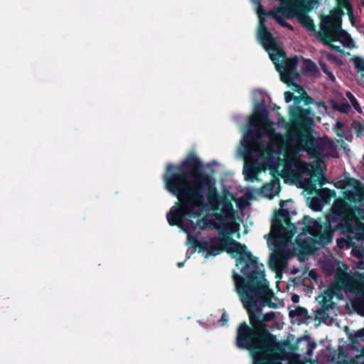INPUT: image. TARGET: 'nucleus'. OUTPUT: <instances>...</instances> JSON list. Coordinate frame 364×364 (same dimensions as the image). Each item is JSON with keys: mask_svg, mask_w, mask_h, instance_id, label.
<instances>
[{"mask_svg": "<svg viewBox=\"0 0 364 364\" xmlns=\"http://www.w3.org/2000/svg\"><path fill=\"white\" fill-rule=\"evenodd\" d=\"M164 179L166 188L178 200L166 215L169 225L186 232L188 242L198 246L205 258L226 251L236 258V266L247 279L245 282L233 272L235 291L253 327L251 329L246 323L240 326L237 346L250 350L253 358L255 351L267 353L266 348L260 346L263 345L262 337L269 336L274 342V354L268 358L280 357L274 338L266 331L263 323L272 321L274 313L261 314L263 306H274L270 301L274 294L264 278V267L247 251L246 245L229 237L240 230L233 208L234 196L218 194L215 183L203 174H165Z\"/></svg>", "mask_w": 364, "mask_h": 364, "instance_id": "f257e3e1", "label": "nucleus"}, {"mask_svg": "<svg viewBox=\"0 0 364 364\" xmlns=\"http://www.w3.org/2000/svg\"><path fill=\"white\" fill-rule=\"evenodd\" d=\"M267 112L259 105L249 119V130L241 140L245 159L243 174L246 181L257 180L260 170L269 168L285 180L299 182L307 190H316L315 180L320 186L327 183L323 176L325 165L321 160L336 157V146L328 138L316 139L308 133L281 135L274 131Z\"/></svg>", "mask_w": 364, "mask_h": 364, "instance_id": "f03ea898", "label": "nucleus"}, {"mask_svg": "<svg viewBox=\"0 0 364 364\" xmlns=\"http://www.w3.org/2000/svg\"><path fill=\"white\" fill-rule=\"evenodd\" d=\"M349 203L338 199L335 201L331 213L326 216L328 226L323 229L320 223L309 217H304L302 232L295 245L291 243L296 228L294 224L284 218L282 222L278 218L273 219L269 237L267 239L269 248L272 250L269 267L277 272H281L287 267V260L292 256L293 250H301L310 254L319 245L331 242L332 230H340L347 233V240H338V245L352 247L358 257L364 252V193L357 191L348 198Z\"/></svg>", "mask_w": 364, "mask_h": 364, "instance_id": "7ed1b4c3", "label": "nucleus"}, {"mask_svg": "<svg viewBox=\"0 0 364 364\" xmlns=\"http://www.w3.org/2000/svg\"><path fill=\"white\" fill-rule=\"evenodd\" d=\"M257 39L268 52L270 59L280 73L282 80L288 85H291L292 90L299 94V96L294 97V105L290 109L292 122L301 125L311 124L316 110L319 112H325L326 106L320 102L313 103L312 99L306 95L304 89L296 85V81L299 77L296 71L298 58L286 60L281 43L273 38L262 21L258 26ZM284 97L285 101L289 102L293 99V95L290 92H285Z\"/></svg>", "mask_w": 364, "mask_h": 364, "instance_id": "20e7f679", "label": "nucleus"}, {"mask_svg": "<svg viewBox=\"0 0 364 364\" xmlns=\"http://www.w3.org/2000/svg\"><path fill=\"white\" fill-rule=\"evenodd\" d=\"M355 269L361 272H353L347 264L340 262L337 263L332 285L319 296V302L324 308H333L332 299L334 297L338 300L343 299V294L352 301L355 306L364 304V261H358Z\"/></svg>", "mask_w": 364, "mask_h": 364, "instance_id": "39448f33", "label": "nucleus"}, {"mask_svg": "<svg viewBox=\"0 0 364 364\" xmlns=\"http://www.w3.org/2000/svg\"><path fill=\"white\" fill-rule=\"evenodd\" d=\"M338 8L321 18V28L317 36L326 44L338 52H342L341 46L353 48L354 42L350 36L341 28L342 11L345 9L351 17L353 11L348 0H336Z\"/></svg>", "mask_w": 364, "mask_h": 364, "instance_id": "423d86ee", "label": "nucleus"}, {"mask_svg": "<svg viewBox=\"0 0 364 364\" xmlns=\"http://www.w3.org/2000/svg\"><path fill=\"white\" fill-rule=\"evenodd\" d=\"M321 0H287L286 5L279 2V6L274 9L268 15L272 16L282 26L291 29V26L284 21L296 16L299 22L309 31H315V26L306 13L316 8Z\"/></svg>", "mask_w": 364, "mask_h": 364, "instance_id": "0eeeda50", "label": "nucleus"}, {"mask_svg": "<svg viewBox=\"0 0 364 364\" xmlns=\"http://www.w3.org/2000/svg\"><path fill=\"white\" fill-rule=\"evenodd\" d=\"M263 347L266 348L265 355L262 351H255L253 354V364H282L281 356L268 358V356L274 354V342L269 336H262V340Z\"/></svg>", "mask_w": 364, "mask_h": 364, "instance_id": "6e6552de", "label": "nucleus"}, {"mask_svg": "<svg viewBox=\"0 0 364 364\" xmlns=\"http://www.w3.org/2000/svg\"><path fill=\"white\" fill-rule=\"evenodd\" d=\"M318 196L312 198L309 206L314 210H321L324 204L329 202L331 198L335 196V193L328 188H323L316 191Z\"/></svg>", "mask_w": 364, "mask_h": 364, "instance_id": "1a4fd4ad", "label": "nucleus"}, {"mask_svg": "<svg viewBox=\"0 0 364 364\" xmlns=\"http://www.w3.org/2000/svg\"><path fill=\"white\" fill-rule=\"evenodd\" d=\"M326 61H328L331 64H334L336 65H340L343 63L342 60L335 56L334 55L328 53V51L323 50L321 51V57H320V65L321 67L323 73L328 77V78L334 81L335 80V76L329 70V68L328 65H326Z\"/></svg>", "mask_w": 364, "mask_h": 364, "instance_id": "9d476101", "label": "nucleus"}, {"mask_svg": "<svg viewBox=\"0 0 364 364\" xmlns=\"http://www.w3.org/2000/svg\"><path fill=\"white\" fill-rule=\"evenodd\" d=\"M279 192V183L278 180L265 184L261 189V193L266 198H272Z\"/></svg>", "mask_w": 364, "mask_h": 364, "instance_id": "9b49d317", "label": "nucleus"}, {"mask_svg": "<svg viewBox=\"0 0 364 364\" xmlns=\"http://www.w3.org/2000/svg\"><path fill=\"white\" fill-rule=\"evenodd\" d=\"M301 67L305 72L310 73L313 76H316L318 73L316 64L310 60H302Z\"/></svg>", "mask_w": 364, "mask_h": 364, "instance_id": "f8f14e48", "label": "nucleus"}, {"mask_svg": "<svg viewBox=\"0 0 364 364\" xmlns=\"http://www.w3.org/2000/svg\"><path fill=\"white\" fill-rule=\"evenodd\" d=\"M346 98L350 103V105L353 107V108L358 112L362 113V109L360 106L359 103L358 102L355 97L349 92H346Z\"/></svg>", "mask_w": 364, "mask_h": 364, "instance_id": "ddd939ff", "label": "nucleus"}, {"mask_svg": "<svg viewBox=\"0 0 364 364\" xmlns=\"http://www.w3.org/2000/svg\"><path fill=\"white\" fill-rule=\"evenodd\" d=\"M354 64L358 73L364 72V60L360 58H354Z\"/></svg>", "mask_w": 364, "mask_h": 364, "instance_id": "4468645a", "label": "nucleus"}, {"mask_svg": "<svg viewBox=\"0 0 364 364\" xmlns=\"http://www.w3.org/2000/svg\"><path fill=\"white\" fill-rule=\"evenodd\" d=\"M349 108V105L346 104H341L338 107V109L342 112H347Z\"/></svg>", "mask_w": 364, "mask_h": 364, "instance_id": "2eb2a0df", "label": "nucleus"}, {"mask_svg": "<svg viewBox=\"0 0 364 364\" xmlns=\"http://www.w3.org/2000/svg\"><path fill=\"white\" fill-rule=\"evenodd\" d=\"M343 124L341 123V122H337L336 124V134L338 136H341L342 135V128H343Z\"/></svg>", "mask_w": 364, "mask_h": 364, "instance_id": "dca6fc26", "label": "nucleus"}, {"mask_svg": "<svg viewBox=\"0 0 364 364\" xmlns=\"http://www.w3.org/2000/svg\"><path fill=\"white\" fill-rule=\"evenodd\" d=\"M228 321V316L226 314H223L221 316L220 321L222 323V325H225Z\"/></svg>", "mask_w": 364, "mask_h": 364, "instance_id": "f3484780", "label": "nucleus"}, {"mask_svg": "<svg viewBox=\"0 0 364 364\" xmlns=\"http://www.w3.org/2000/svg\"><path fill=\"white\" fill-rule=\"evenodd\" d=\"M315 347H316V344H315V343H311V344H309V348H308V350H307V354H308L309 355H311L312 354L313 350H314V349L315 348Z\"/></svg>", "mask_w": 364, "mask_h": 364, "instance_id": "a211bd4d", "label": "nucleus"}, {"mask_svg": "<svg viewBox=\"0 0 364 364\" xmlns=\"http://www.w3.org/2000/svg\"><path fill=\"white\" fill-rule=\"evenodd\" d=\"M355 336L358 338H364V328L358 331L355 333Z\"/></svg>", "mask_w": 364, "mask_h": 364, "instance_id": "6ab92c4d", "label": "nucleus"}, {"mask_svg": "<svg viewBox=\"0 0 364 364\" xmlns=\"http://www.w3.org/2000/svg\"><path fill=\"white\" fill-rule=\"evenodd\" d=\"M291 299L294 303H297L299 301V297L297 295H293Z\"/></svg>", "mask_w": 364, "mask_h": 364, "instance_id": "aec40b11", "label": "nucleus"}, {"mask_svg": "<svg viewBox=\"0 0 364 364\" xmlns=\"http://www.w3.org/2000/svg\"><path fill=\"white\" fill-rule=\"evenodd\" d=\"M304 309H301V308H298L296 311V314L298 315H301L303 312Z\"/></svg>", "mask_w": 364, "mask_h": 364, "instance_id": "412c9836", "label": "nucleus"}, {"mask_svg": "<svg viewBox=\"0 0 364 364\" xmlns=\"http://www.w3.org/2000/svg\"><path fill=\"white\" fill-rule=\"evenodd\" d=\"M183 264H184V262H178V263L177 264V266H178V267H182L183 266Z\"/></svg>", "mask_w": 364, "mask_h": 364, "instance_id": "4be33fe9", "label": "nucleus"}, {"mask_svg": "<svg viewBox=\"0 0 364 364\" xmlns=\"http://www.w3.org/2000/svg\"><path fill=\"white\" fill-rule=\"evenodd\" d=\"M360 76H361V79L363 80V81L364 82V72L360 74Z\"/></svg>", "mask_w": 364, "mask_h": 364, "instance_id": "5701e85b", "label": "nucleus"}, {"mask_svg": "<svg viewBox=\"0 0 364 364\" xmlns=\"http://www.w3.org/2000/svg\"><path fill=\"white\" fill-rule=\"evenodd\" d=\"M284 201L282 200L280 202V205H281L282 208L284 206Z\"/></svg>", "mask_w": 364, "mask_h": 364, "instance_id": "b1692460", "label": "nucleus"}, {"mask_svg": "<svg viewBox=\"0 0 364 364\" xmlns=\"http://www.w3.org/2000/svg\"><path fill=\"white\" fill-rule=\"evenodd\" d=\"M361 127V132L364 134V126H362Z\"/></svg>", "mask_w": 364, "mask_h": 364, "instance_id": "393cba45", "label": "nucleus"}, {"mask_svg": "<svg viewBox=\"0 0 364 364\" xmlns=\"http://www.w3.org/2000/svg\"><path fill=\"white\" fill-rule=\"evenodd\" d=\"M363 161H364V154H363Z\"/></svg>", "mask_w": 364, "mask_h": 364, "instance_id": "a878e982", "label": "nucleus"}]
</instances>
